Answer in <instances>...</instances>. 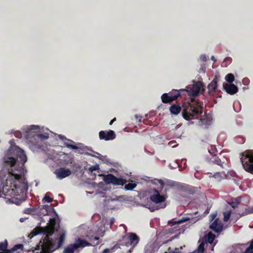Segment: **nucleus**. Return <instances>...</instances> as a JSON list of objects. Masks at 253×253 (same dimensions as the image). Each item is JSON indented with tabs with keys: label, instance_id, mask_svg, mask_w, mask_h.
Returning a JSON list of instances; mask_svg holds the SVG:
<instances>
[{
	"label": "nucleus",
	"instance_id": "1",
	"mask_svg": "<svg viewBox=\"0 0 253 253\" xmlns=\"http://www.w3.org/2000/svg\"><path fill=\"white\" fill-rule=\"evenodd\" d=\"M15 157L5 156L4 157V163L6 166L10 167H15V169L20 173H15L12 171L9 173L14 176L15 179L20 182L23 180L22 175L21 174L24 172L25 169V163L27 162V158L24 151L20 148H18L15 150Z\"/></svg>",
	"mask_w": 253,
	"mask_h": 253
},
{
	"label": "nucleus",
	"instance_id": "2",
	"mask_svg": "<svg viewBox=\"0 0 253 253\" xmlns=\"http://www.w3.org/2000/svg\"><path fill=\"white\" fill-rule=\"evenodd\" d=\"M203 103L200 101L191 100L183 103L182 115L186 120H190L197 118L203 113Z\"/></svg>",
	"mask_w": 253,
	"mask_h": 253
},
{
	"label": "nucleus",
	"instance_id": "3",
	"mask_svg": "<svg viewBox=\"0 0 253 253\" xmlns=\"http://www.w3.org/2000/svg\"><path fill=\"white\" fill-rule=\"evenodd\" d=\"M150 193L151 194L149 197L150 200L155 204H159L148 207L151 211L164 209L166 207V204L165 203L167 198L166 195H161L160 191L155 188L151 189Z\"/></svg>",
	"mask_w": 253,
	"mask_h": 253
},
{
	"label": "nucleus",
	"instance_id": "4",
	"mask_svg": "<svg viewBox=\"0 0 253 253\" xmlns=\"http://www.w3.org/2000/svg\"><path fill=\"white\" fill-rule=\"evenodd\" d=\"M59 227V223L57 222L55 218L50 219L48 225L44 228V232L46 234L45 236L43 238H42L41 240L45 239L46 237H48L50 239L53 241L56 246L57 244H56L57 238L53 239L50 236L54 233L55 231H57Z\"/></svg>",
	"mask_w": 253,
	"mask_h": 253
},
{
	"label": "nucleus",
	"instance_id": "5",
	"mask_svg": "<svg viewBox=\"0 0 253 253\" xmlns=\"http://www.w3.org/2000/svg\"><path fill=\"white\" fill-rule=\"evenodd\" d=\"M184 91H187V90L185 89L179 90L173 89L168 93H165L162 94L161 96L162 101L164 103H170L180 97L181 95V92Z\"/></svg>",
	"mask_w": 253,
	"mask_h": 253
},
{
	"label": "nucleus",
	"instance_id": "6",
	"mask_svg": "<svg viewBox=\"0 0 253 253\" xmlns=\"http://www.w3.org/2000/svg\"><path fill=\"white\" fill-rule=\"evenodd\" d=\"M8 242L5 240L4 242L0 243V253H19L20 251L23 250V245L22 244H16L10 249H7Z\"/></svg>",
	"mask_w": 253,
	"mask_h": 253
},
{
	"label": "nucleus",
	"instance_id": "7",
	"mask_svg": "<svg viewBox=\"0 0 253 253\" xmlns=\"http://www.w3.org/2000/svg\"><path fill=\"white\" fill-rule=\"evenodd\" d=\"M103 180L106 184H113L114 185H124L127 182L126 179L117 178L111 173L103 175Z\"/></svg>",
	"mask_w": 253,
	"mask_h": 253
},
{
	"label": "nucleus",
	"instance_id": "8",
	"mask_svg": "<svg viewBox=\"0 0 253 253\" xmlns=\"http://www.w3.org/2000/svg\"><path fill=\"white\" fill-rule=\"evenodd\" d=\"M241 161L244 169L248 172V167L253 164V154L249 151H245L242 154Z\"/></svg>",
	"mask_w": 253,
	"mask_h": 253
},
{
	"label": "nucleus",
	"instance_id": "9",
	"mask_svg": "<svg viewBox=\"0 0 253 253\" xmlns=\"http://www.w3.org/2000/svg\"><path fill=\"white\" fill-rule=\"evenodd\" d=\"M99 137L100 139L106 141L113 140L116 138V134L112 130L109 131L101 130L99 132Z\"/></svg>",
	"mask_w": 253,
	"mask_h": 253
},
{
	"label": "nucleus",
	"instance_id": "10",
	"mask_svg": "<svg viewBox=\"0 0 253 253\" xmlns=\"http://www.w3.org/2000/svg\"><path fill=\"white\" fill-rule=\"evenodd\" d=\"M54 173L56 175L57 178L62 179L71 175L72 172L71 170L69 169L60 168L58 169H56Z\"/></svg>",
	"mask_w": 253,
	"mask_h": 253
},
{
	"label": "nucleus",
	"instance_id": "11",
	"mask_svg": "<svg viewBox=\"0 0 253 253\" xmlns=\"http://www.w3.org/2000/svg\"><path fill=\"white\" fill-rule=\"evenodd\" d=\"M126 238L128 240V243L126 245V246L131 245L135 247L139 241V237L134 233H128L123 239H125Z\"/></svg>",
	"mask_w": 253,
	"mask_h": 253
},
{
	"label": "nucleus",
	"instance_id": "12",
	"mask_svg": "<svg viewBox=\"0 0 253 253\" xmlns=\"http://www.w3.org/2000/svg\"><path fill=\"white\" fill-rule=\"evenodd\" d=\"M210 228L215 232L219 233L223 229V224L219 218H216L210 225Z\"/></svg>",
	"mask_w": 253,
	"mask_h": 253
},
{
	"label": "nucleus",
	"instance_id": "13",
	"mask_svg": "<svg viewBox=\"0 0 253 253\" xmlns=\"http://www.w3.org/2000/svg\"><path fill=\"white\" fill-rule=\"evenodd\" d=\"M223 88L228 94L231 95L235 94L238 91V87L233 84H226L223 85Z\"/></svg>",
	"mask_w": 253,
	"mask_h": 253
},
{
	"label": "nucleus",
	"instance_id": "14",
	"mask_svg": "<svg viewBox=\"0 0 253 253\" xmlns=\"http://www.w3.org/2000/svg\"><path fill=\"white\" fill-rule=\"evenodd\" d=\"M217 78H214L208 85V91L210 94H213L217 91Z\"/></svg>",
	"mask_w": 253,
	"mask_h": 253
},
{
	"label": "nucleus",
	"instance_id": "15",
	"mask_svg": "<svg viewBox=\"0 0 253 253\" xmlns=\"http://www.w3.org/2000/svg\"><path fill=\"white\" fill-rule=\"evenodd\" d=\"M73 245V247L76 250L79 248H84L86 246H91V244L84 239H82L81 238H78L76 243L74 244H72Z\"/></svg>",
	"mask_w": 253,
	"mask_h": 253
},
{
	"label": "nucleus",
	"instance_id": "16",
	"mask_svg": "<svg viewBox=\"0 0 253 253\" xmlns=\"http://www.w3.org/2000/svg\"><path fill=\"white\" fill-rule=\"evenodd\" d=\"M211 162L214 164L219 166L222 168H224L226 165V163L225 162L224 158L222 160L215 155L213 156L211 158Z\"/></svg>",
	"mask_w": 253,
	"mask_h": 253
},
{
	"label": "nucleus",
	"instance_id": "17",
	"mask_svg": "<svg viewBox=\"0 0 253 253\" xmlns=\"http://www.w3.org/2000/svg\"><path fill=\"white\" fill-rule=\"evenodd\" d=\"M187 220H188V218H185V217H183L181 219L178 220L177 221H169L168 222V224L170 225V226H173L174 225H177L176 227L175 226L173 228L175 229V230H178L179 229V227H177L178 225L179 224L183 223V222H185Z\"/></svg>",
	"mask_w": 253,
	"mask_h": 253
},
{
	"label": "nucleus",
	"instance_id": "18",
	"mask_svg": "<svg viewBox=\"0 0 253 253\" xmlns=\"http://www.w3.org/2000/svg\"><path fill=\"white\" fill-rule=\"evenodd\" d=\"M181 110V107L176 104L171 105L169 108L170 113L174 115H177Z\"/></svg>",
	"mask_w": 253,
	"mask_h": 253
},
{
	"label": "nucleus",
	"instance_id": "19",
	"mask_svg": "<svg viewBox=\"0 0 253 253\" xmlns=\"http://www.w3.org/2000/svg\"><path fill=\"white\" fill-rule=\"evenodd\" d=\"M245 211H238V214L241 216H244L248 214L253 213V207L252 208H249L247 206H245Z\"/></svg>",
	"mask_w": 253,
	"mask_h": 253
},
{
	"label": "nucleus",
	"instance_id": "20",
	"mask_svg": "<svg viewBox=\"0 0 253 253\" xmlns=\"http://www.w3.org/2000/svg\"><path fill=\"white\" fill-rule=\"evenodd\" d=\"M201 85L202 84L200 82L197 83L195 85H194L192 88V92L194 95H197L199 93L201 89Z\"/></svg>",
	"mask_w": 253,
	"mask_h": 253
},
{
	"label": "nucleus",
	"instance_id": "21",
	"mask_svg": "<svg viewBox=\"0 0 253 253\" xmlns=\"http://www.w3.org/2000/svg\"><path fill=\"white\" fill-rule=\"evenodd\" d=\"M76 250V249L74 248L73 245L71 244H69L65 248L63 253H74Z\"/></svg>",
	"mask_w": 253,
	"mask_h": 253
},
{
	"label": "nucleus",
	"instance_id": "22",
	"mask_svg": "<svg viewBox=\"0 0 253 253\" xmlns=\"http://www.w3.org/2000/svg\"><path fill=\"white\" fill-rule=\"evenodd\" d=\"M212 176L217 179L218 180H220L222 178L226 176V174L224 171L217 172L215 173Z\"/></svg>",
	"mask_w": 253,
	"mask_h": 253
},
{
	"label": "nucleus",
	"instance_id": "23",
	"mask_svg": "<svg viewBox=\"0 0 253 253\" xmlns=\"http://www.w3.org/2000/svg\"><path fill=\"white\" fill-rule=\"evenodd\" d=\"M215 236L213 234L209 233L207 235L206 240L210 244H212L215 239Z\"/></svg>",
	"mask_w": 253,
	"mask_h": 253
},
{
	"label": "nucleus",
	"instance_id": "24",
	"mask_svg": "<svg viewBox=\"0 0 253 253\" xmlns=\"http://www.w3.org/2000/svg\"><path fill=\"white\" fill-rule=\"evenodd\" d=\"M136 186L135 183H128L125 186V188L126 190H132Z\"/></svg>",
	"mask_w": 253,
	"mask_h": 253
},
{
	"label": "nucleus",
	"instance_id": "25",
	"mask_svg": "<svg viewBox=\"0 0 253 253\" xmlns=\"http://www.w3.org/2000/svg\"><path fill=\"white\" fill-rule=\"evenodd\" d=\"M234 76L231 74H228L225 77L226 81L229 83H232L234 81Z\"/></svg>",
	"mask_w": 253,
	"mask_h": 253
},
{
	"label": "nucleus",
	"instance_id": "26",
	"mask_svg": "<svg viewBox=\"0 0 253 253\" xmlns=\"http://www.w3.org/2000/svg\"><path fill=\"white\" fill-rule=\"evenodd\" d=\"M41 233V230L39 228H36L31 232L29 236H31V238H32L34 236H35Z\"/></svg>",
	"mask_w": 253,
	"mask_h": 253
},
{
	"label": "nucleus",
	"instance_id": "27",
	"mask_svg": "<svg viewBox=\"0 0 253 253\" xmlns=\"http://www.w3.org/2000/svg\"><path fill=\"white\" fill-rule=\"evenodd\" d=\"M205 243L204 242L201 243L198 246L196 251L198 253H203L205 252Z\"/></svg>",
	"mask_w": 253,
	"mask_h": 253
},
{
	"label": "nucleus",
	"instance_id": "28",
	"mask_svg": "<svg viewBox=\"0 0 253 253\" xmlns=\"http://www.w3.org/2000/svg\"><path fill=\"white\" fill-rule=\"evenodd\" d=\"M37 136L42 140H45L49 137V134L48 133H44L43 134L39 133L37 135Z\"/></svg>",
	"mask_w": 253,
	"mask_h": 253
},
{
	"label": "nucleus",
	"instance_id": "29",
	"mask_svg": "<svg viewBox=\"0 0 253 253\" xmlns=\"http://www.w3.org/2000/svg\"><path fill=\"white\" fill-rule=\"evenodd\" d=\"M99 169V165L98 164H96L94 166H92L88 168V170L90 172H92L93 171L97 170Z\"/></svg>",
	"mask_w": 253,
	"mask_h": 253
},
{
	"label": "nucleus",
	"instance_id": "30",
	"mask_svg": "<svg viewBox=\"0 0 253 253\" xmlns=\"http://www.w3.org/2000/svg\"><path fill=\"white\" fill-rule=\"evenodd\" d=\"M247 253H253V240L251 242L249 247L245 250Z\"/></svg>",
	"mask_w": 253,
	"mask_h": 253
},
{
	"label": "nucleus",
	"instance_id": "31",
	"mask_svg": "<svg viewBox=\"0 0 253 253\" xmlns=\"http://www.w3.org/2000/svg\"><path fill=\"white\" fill-rule=\"evenodd\" d=\"M52 198L49 196L47 194H46V195L44 196V198L42 199V201L43 203H50L52 201Z\"/></svg>",
	"mask_w": 253,
	"mask_h": 253
},
{
	"label": "nucleus",
	"instance_id": "32",
	"mask_svg": "<svg viewBox=\"0 0 253 253\" xmlns=\"http://www.w3.org/2000/svg\"><path fill=\"white\" fill-rule=\"evenodd\" d=\"M239 203H240L237 200H235L232 201L229 204L233 208L236 209L238 207Z\"/></svg>",
	"mask_w": 253,
	"mask_h": 253
},
{
	"label": "nucleus",
	"instance_id": "33",
	"mask_svg": "<svg viewBox=\"0 0 253 253\" xmlns=\"http://www.w3.org/2000/svg\"><path fill=\"white\" fill-rule=\"evenodd\" d=\"M168 252H165V253H180V252L179 251V249L178 248H175V249L173 251H170V248H169L168 249Z\"/></svg>",
	"mask_w": 253,
	"mask_h": 253
},
{
	"label": "nucleus",
	"instance_id": "34",
	"mask_svg": "<svg viewBox=\"0 0 253 253\" xmlns=\"http://www.w3.org/2000/svg\"><path fill=\"white\" fill-rule=\"evenodd\" d=\"M65 145L67 148H70L73 150H75V149H78V147L74 145H72V144H68V143H65Z\"/></svg>",
	"mask_w": 253,
	"mask_h": 253
},
{
	"label": "nucleus",
	"instance_id": "35",
	"mask_svg": "<svg viewBox=\"0 0 253 253\" xmlns=\"http://www.w3.org/2000/svg\"><path fill=\"white\" fill-rule=\"evenodd\" d=\"M230 216V212H225L224 213V220L225 221H227L229 219Z\"/></svg>",
	"mask_w": 253,
	"mask_h": 253
},
{
	"label": "nucleus",
	"instance_id": "36",
	"mask_svg": "<svg viewBox=\"0 0 253 253\" xmlns=\"http://www.w3.org/2000/svg\"><path fill=\"white\" fill-rule=\"evenodd\" d=\"M43 209L45 210L47 212L54 210L53 208H51L50 206L48 205H44L43 206Z\"/></svg>",
	"mask_w": 253,
	"mask_h": 253
},
{
	"label": "nucleus",
	"instance_id": "37",
	"mask_svg": "<svg viewBox=\"0 0 253 253\" xmlns=\"http://www.w3.org/2000/svg\"><path fill=\"white\" fill-rule=\"evenodd\" d=\"M215 151H217V150L214 146H211V149L209 150V152L210 153H214Z\"/></svg>",
	"mask_w": 253,
	"mask_h": 253
},
{
	"label": "nucleus",
	"instance_id": "38",
	"mask_svg": "<svg viewBox=\"0 0 253 253\" xmlns=\"http://www.w3.org/2000/svg\"><path fill=\"white\" fill-rule=\"evenodd\" d=\"M157 181L160 185L161 188L162 189L165 185L164 181L162 179H157Z\"/></svg>",
	"mask_w": 253,
	"mask_h": 253
},
{
	"label": "nucleus",
	"instance_id": "39",
	"mask_svg": "<svg viewBox=\"0 0 253 253\" xmlns=\"http://www.w3.org/2000/svg\"><path fill=\"white\" fill-rule=\"evenodd\" d=\"M247 169L248 170L249 172H250V173H252L253 174V164H252L251 165V166L248 167Z\"/></svg>",
	"mask_w": 253,
	"mask_h": 253
},
{
	"label": "nucleus",
	"instance_id": "40",
	"mask_svg": "<svg viewBox=\"0 0 253 253\" xmlns=\"http://www.w3.org/2000/svg\"><path fill=\"white\" fill-rule=\"evenodd\" d=\"M112 249H105L103 252V253H110L112 252Z\"/></svg>",
	"mask_w": 253,
	"mask_h": 253
},
{
	"label": "nucleus",
	"instance_id": "41",
	"mask_svg": "<svg viewBox=\"0 0 253 253\" xmlns=\"http://www.w3.org/2000/svg\"><path fill=\"white\" fill-rule=\"evenodd\" d=\"M200 59L201 60H202L204 62H205L207 61V58L206 56L205 55H202L200 56Z\"/></svg>",
	"mask_w": 253,
	"mask_h": 253
},
{
	"label": "nucleus",
	"instance_id": "42",
	"mask_svg": "<svg viewBox=\"0 0 253 253\" xmlns=\"http://www.w3.org/2000/svg\"><path fill=\"white\" fill-rule=\"evenodd\" d=\"M135 117H136V120H138V122H141V118H142V117L141 116L139 117V116L136 115Z\"/></svg>",
	"mask_w": 253,
	"mask_h": 253
},
{
	"label": "nucleus",
	"instance_id": "43",
	"mask_svg": "<svg viewBox=\"0 0 253 253\" xmlns=\"http://www.w3.org/2000/svg\"><path fill=\"white\" fill-rule=\"evenodd\" d=\"M116 121V118H114L113 119H112V120L110 121V123H109V125H112L113 124V123L115 121Z\"/></svg>",
	"mask_w": 253,
	"mask_h": 253
},
{
	"label": "nucleus",
	"instance_id": "44",
	"mask_svg": "<svg viewBox=\"0 0 253 253\" xmlns=\"http://www.w3.org/2000/svg\"><path fill=\"white\" fill-rule=\"evenodd\" d=\"M210 209L209 208H207V210L205 211L204 212V213L206 214H207L208 213H209V211H210Z\"/></svg>",
	"mask_w": 253,
	"mask_h": 253
},
{
	"label": "nucleus",
	"instance_id": "45",
	"mask_svg": "<svg viewBox=\"0 0 253 253\" xmlns=\"http://www.w3.org/2000/svg\"><path fill=\"white\" fill-rule=\"evenodd\" d=\"M114 221H115V219L114 218H112L111 219V221H110V224L111 225H112L114 223Z\"/></svg>",
	"mask_w": 253,
	"mask_h": 253
},
{
	"label": "nucleus",
	"instance_id": "46",
	"mask_svg": "<svg viewBox=\"0 0 253 253\" xmlns=\"http://www.w3.org/2000/svg\"><path fill=\"white\" fill-rule=\"evenodd\" d=\"M211 60H212L214 62L216 61L215 58L213 56H211Z\"/></svg>",
	"mask_w": 253,
	"mask_h": 253
},
{
	"label": "nucleus",
	"instance_id": "47",
	"mask_svg": "<svg viewBox=\"0 0 253 253\" xmlns=\"http://www.w3.org/2000/svg\"><path fill=\"white\" fill-rule=\"evenodd\" d=\"M36 127H37V126H34V125L31 126L30 129H31V130H32V129H35Z\"/></svg>",
	"mask_w": 253,
	"mask_h": 253
},
{
	"label": "nucleus",
	"instance_id": "48",
	"mask_svg": "<svg viewBox=\"0 0 253 253\" xmlns=\"http://www.w3.org/2000/svg\"><path fill=\"white\" fill-rule=\"evenodd\" d=\"M99 239V237H97V236H95V237L94 238V240H96V241H98Z\"/></svg>",
	"mask_w": 253,
	"mask_h": 253
},
{
	"label": "nucleus",
	"instance_id": "49",
	"mask_svg": "<svg viewBox=\"0 0 253 253\" xmlns=\"http://www.w3.org/2000/svg\"><path fill=\"white\" fill-rule=\"evenodd\" d=\"M231 59L229 57L225 59V61H229V62H231Z\"/></svg>",
	"mask_w": 253,
	"mask_h": 253
},
{
	"label": "nucleus",
	"instance_id": "50",
	"mask_svg": "<svg viewBox=\"0 0 253 253\" xmlns=\"http://www.w3.org/2000/svg\"><path fill=\"white\" fill-rule=\"evenodd\" d=\"M32 211V210H31V209H27V211L26 212V213H30V211Z\"/></svg>",
	"mask_w": 253,
	"mask_h": 253
},
{
	"label": "nucleus",
	"instance_id": "51",
	"mask_svg": "<svg viewBox=\"0 0 253 253\" xmlns=\"http://www.w3.org/2000/svg\"><path fill=\"white\" fill-rule=\"evenodd\" d=\"M95 153L97 154L98 155H100V154L99 153H97V152H95Z\"/></svg>",
	"mask_w": 253,
	"mask_h": 253
},
{
	"label": "nucleus",
	"instance_id": "52",
	"mask_svg": "<svg viewBox=\"0 0 253 253\" xmlns=\"http://www.w3.org/2000/svg\"><path fill=\"white\" fill-rule=\"evenodd\" d=\"M243 253H246V251H245V252H243Z\"/></svg>",
	"mask_w": 253,
	"mask_h": 253
}]
</instances>
